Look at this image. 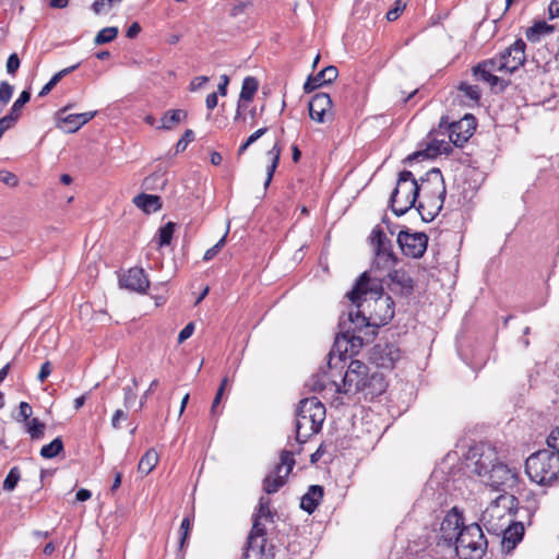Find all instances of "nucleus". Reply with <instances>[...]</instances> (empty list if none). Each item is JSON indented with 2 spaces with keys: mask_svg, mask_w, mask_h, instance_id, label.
I'll return each mask as SVG.
<instances>
[{
  "mask_svg": "<svg viewBox=\"0 0 559 559\" xmlns=\"http://www.w3.org/2000/svg\"><path fill=\"white\" fill-rule=\"evenodd\" d=\"M383 287L379 278H371L367 272L362 273L355 286L346 294L356 310H349L340 318V332L336 334L333 349L330 353L329 364L336 349L342 359L343 353L355 355L362 347L364 340L357 333L371 324H385L394 316L393 300L390 296L382 298Z\"/></svg>",
  "mask_w": 559,
  "mask_h": 559,
  "instance_id": "f257e3e1",
  "label": "nucleus"
},
{
  "mask_svg": "<svg viewBox=\"0 0 559 559\" xmlns=\"http://www.w3.org/2000/svg\"><path fill=\"white\" fill-rule=\"evenodd\" d=\"M518 504L513 495L498 496L485 510L484 520L493 530H502L501 547L506 552L512 551L522 540L524 526L521 522H512L511 512Z\"/></svg>",
  "mask_w": 559,
  "mask_h": 559,
  "instance_id": "f03ea898",
  "label": "nucleus"
},
{
  "mask_svg": "<svg viewBox=\"0 0 559 559\" xmlns=\"http://www.w3.org/2000/svg\"><path fill=\"white\" fill-rule=\"evenodd\" d=\"M338 393H356L369 390L370 394L382 393L385 389L383 376L378 372L369 374L367 365L359 360H352L342 379V384L333 382Z\"/></svg>",
  "mask_w": 559,
  "mask_h": 559,
  "instance_id": "7ed1b4c3",
  "label": "nucleus"
},
{
  "mask_svg": "<svg viewBox=\"0 0 559 559\" xmlns=\"http://www.w3.org/2000/svg\"><path fill=\"white\" fill-rule=\"evenodd\" d=\"M325 419V407L319 399L312 396L299 402L296 412V441L305 443L312 435L318 433Z\"/></svg>",
  "mask_w": 559,
  "mask_h": 559,
  "instance_id": "20e7f679",
  "label": "nucleus"
},
{
  "mask_svg": "<svg viewBox=\"0 0 559 559\" xmlns=\"http://www.w3.org/2000/svg\"><path fill=\"white\" fill-rule=\"evenodd\" d=\"M525 472L532 481L549 485L559 475V455L549 449L539 450L526 459Z\"/></svg>",
  "mask_w": 559,
  "mask_h": 559,
  "instance_id": "39448f33",
  "label": "nucleus"
},
{
  "mask_svg": "<svg viewBox=\"0 0 559 559\" xmlns=\"http://www.w3.org/2000/svg\"><path fill=\"white\" fill-rule=\"evenodd\" d=\"M459 559H481L486 554L488 540L477 523L463 526L455 544Z\"/></svg>",
  "mask_w": 559,
  "mask_h": 559,
  "instance_id": "423d86ee",
  "label": "nucleus"
},
{
  "mask_svg": "<svg viewBox=\"0 0 559 559\" xmlns=\"http://www.w3.org/2000/svg\"><path fill=\"white\" fill-rule=\"evenodd\" d=\"M419 190L415 177H399L390 199L391 209L396 216L404 215L415 205Z\"/></svg>",
  "mask_w": 559,
  "mask_h": 559,
  "instance_id": "0eeeda50",
  "label": "nucleus"
},
{
  "mask_svg": "<svg viewBox=\"0 0 559 559\" xmlns=\"http://www.w3.org/2000/svg\"><path fill=\"white\" fill-rule=\"evenodd\" d=\"M481 480L493 490L503 491V495H507L509 490H513L518 486L519 473L499 462L491 466L490 472Z\"/></svg>",
  "mask_w": 559,
  "mask_h": 559,
  "instance_id": "6e6552de",
  "label": "nucleus"
},
{
  "mask_svg": "<svg viewBox=\"0 0 559 559\" xmlns=\"http://www.w3.org/2000/svg\"><path fill=\"white\" fill-rule=\"evenodd\" d=\"M295 463L294 453L283 450L280 455V463L275 466L273 474L263 479V490L267 495L277 492L285 485L286 478L293 471Z\"/></svg>",
  "mask_w": 559,
  "mask_h": 559,
  "instance_id": "1a4fd4ad",
  "label": "nucleus"
},
{
  "mask_svg": "<svg viewBox=\"0 0 559 559\" xmlns=\"http://www.w3.org/2000/svg\"><path fill=\"white\" fill-rule=\"evenodd\" d=\"M441 129H447L449 139L455 146H463L473 135L476 129V119L473 115L466 114L459 121L449 122L448 117H442L439 123Z\"/></svg>",
  "mask_w": 559,
  "mask_h": 559,
  "instance_id": "9d476101",
  "label": "nucleus"
},
{
  "mask_svg": "<svg viewBox=\"0 0 559 559\" xmlns=\"http://www.w3.org/2000/svg\"><path fill=\"white\" fill-rule=\"evenodd\" d=\"M371 240L374 245V267L381 270H391L395 266L397 258L392 250V242L381 229H373Z\"/></svg>",
  "mask_w": 559,
  "mask_h": 559,
  "instance_id": "9b49d317",
  "label": "nucleus"
},
{
  "mask_svg": "<svg viewBox=\"0 0 559 559\" xmlns=\"http://www.w3.org/2000/svg\"><path fill=\"white\" fill-rule=\"evenodd\" d=\"M397 242L405 255L418 259L426 252L428 237L421 231L409 233L408 229H403L397 235Z\"/></svg>",
  "mask_w": 559,
  "mask_h": 559,
  "instance_id": "f8f14e48",
  "label": "nucleus"
},
{
  "mask_svg": "<svg viewBox=\"0 0 559 559\" xmlns=\"http://www.w3.org/2000/svg\"><path fill=\"white\" fill-rule=\"evenodd\" d=\"M401 358L402 352L394 343H378L370 354V360L384 369H392Z\"/></svg>",
  "mask_w": 559,
  "mask_h": 559,
  "instance_id": "ddd939ff",
  "label": "nucleus"
},
{
  "mask_svg": "<svg viewBox=\"0 0 559 559\" xmlns=\"http://www.w3.org/2000/svg\"><path fill=\"white\" fill-rule=\"evenodd\" d=\"M72 105L69 104L57 111L58 127L67 133H74L88 121H91L97 111H86L82 114L66 115Z\"/></svg>",
  "mask_w": 559,
  "mask_h": 559,
  "instance_id": "4468645a",
  "label": "nucleus"
},
{
  "mask_svg": "<svg viewBox=\"0 0 559 559\" xmlns=\"http://www.w3.org/2000/svg\"><path fill=\"white\" fill-rule=\"evenodd\" d=\"M465 526L463 524V516L453 508L447 513L440 524V540L447 546H453L459 537L460 530Z\"/></svg>",
  "mask_w": 559,
  "mask_h": 559,
  "instance_id": "2eb2a0df",
  "label": "nucleus"
},
{
  "mask_svg": "<svg viewBox=\"0 0 559 559\" xmlns=\"http://www.w3.org/2000/svg\"><path fill=\"white\" fill-rule=\"evenodd\" d=\"M332 106L333 102L329 94L317 93L309 102V116L318 123L331 121L333 119Z\"/></svg>",
  "mask_w": 559,
  "mask_h": 559,
  "instance_id": "dca6fc26",
  "label": "nucleus"
},
{
  "mask_svg": "<svg viewBox=\"0 0 559 559\" xmlns=\"http://www.w3.org/2000/svg\"><path fill=\"white\" fill-rule=\"evenodd\" d=\"M525 48V41L519 38L512 45H510L499 53L503 62L506 72L513 73L524 64L526 60Z\"/></svg>",
  "mask_w": 559,
  "mask_h": 559,
  "instance_id": "f3484780",
  "label": "nucleus"
},
{
  "mask_svg": "<svg viewBox=\"0 0 559 559\" xmlns=\"http://www.w3.org/2000/svg\"><path fill=\"white\" fill-rule=\"evenodd\" d=\"M253 524L250 531V534L247 539V548L245 552V557L249 558L251 552L255 556L261 555L263 558L265 543H266V530L263 523L264 520L252 519Z\"/></svg>",
  "mask_w": 559,
  "mask_h": 559,
  "instance_id": "a211bd4d",
  "label": "nucleus"
},
{
  "mask_svg": "<svg viewBox=\"0 0 559 559\" xmlns=\"http://www.w3.org/2000/svg\"><path fill=\"white\" fill-rule=\"evenodd\" d=\"M451 151L450 143L447 141H438L432 140L430 143L426 144V147L423 150H418L413 154L408 155L404 163L412 166L414 162H430L436 158L440 154H448Z\"/></svg>",
  "mask_w": 559,
  "mask_h": 559,
  "instance_id": "6ab92c4d",
  "label": "nucleus"
},
{
  "mask_svg": "<svg viewBox=\"0 0 559 559\" xmlns=\"http://www.w3.org/2000/svg\"><path fill=\"white\" fill-rule=\"evenodd\" d=\"M474 462L473 472L480 476L483 479L490 472L492 465L498 462L497 453L490 445H483L473 453V457H476Z\"/></svg>",
  "mask_w": 559,
  "mask_h": 559,
  "instance_id": "aec40b11",
  "label": "nucleus"
},
{
  "mask_svg": "<svg viewBox=\"0 0 559 559\" xmlns=\"http://www.w3.org/2000/svg\"><path fill=\"white\" fill-rule=\"evenodd\" d=\"M120 285L127 289L145 293L150 286V281L141 267H131L121 278Z\"/></svg>",
  "mask_w": 559,
  "mask_h": 559,
  "instance_id": "412c9836",
  "label": "nucleus"
},
{
  "mask_svg": "<svg viewBox=\"0 0 559 559\" xmlns=\"http://www.w3.org/2000/svg\"><path fill=\"white\" fill-rule=\"evenodd\" d=\"M338 76V70L334 66H328L316 75L308 76L304 84L305 93L309 94L317 88L333 83Z\"/></svg>",
  "mask_w": 559,
  "mask_h": 559,
  "instance_id": "4be33fe9",
  "label": "nucleus"
},
{
  "mask_svg": "<svg viewBox=\"0 0 559 559\" xmlns=\"http://www.w3.org/2000/svg\"><path fill=\"white\" fill-rule=\"evenodd\" d=\"M472 73L476 80L488 83L492 90L496 88L498 92H503L510 84V81L495 75L492 70L487 69V67L484 68L480 62L472 68Z\"/></svg>",
  "mask_w": 559,
  "mask_h": 559,
  "instance_id": "5701e85b",
  "label": "nucleus"
},
{
  "mask_svg": "<svg viewBox=\"0 0 559 559\" xmlns=\"http://www.w3.org/2000/svg\"><path fill=\"white\" fill-rule=\"evenodd\" d=\"M323 498V487L311 485L308 491L301 497L300 508L311 514Z\"/></svg>",
  "mask_w": 559,
  "mask_h": 559,
  "instance_id": "b1692460",
  "label": "nucleus"
},
{
  "mask_svg": "<svg viewBox=\"0 0 559 559\" xmlns=\"http://www.w3.org/2000/svg\"><path fill=\"white\" fill-rule=\"evenodd\" d=\"M133 203L146 214L157 212L162 209L160 198L153 194H138L133 198Z\"/></svg>",
  "mask_w": 559,
  "mask_h": 559,
  "instance_id": "393cba45",
  "label": "nucleus"
},
{
  "mask_svg": "<svg viewBox=\"0 0 559 559\" xmlns=\"http://www.w3.org/2000/svg\"><path fill=\"white\" fill-rule=\"evenodd\" d=\"M554 31V25H550L545 21H538L526 29L525 36L530 41L536 43L539 41L543 36L551 34Z\"/></svg>",
  "mask_w": 559,
  "mask_h": 559,
  "instance_id": "a878e982",
  "label": "nucleus"
},
{
  "mask_svg": "<svg viewBox=\"0 0 559 559\" xmlns=\"http://www.w3.org/2000/svg\"><path fill=\"white\" fill-rule=\"evenodd\" d=\"M188 112L182 109H170L167 110L162 118V126L159 129L171 130L175 126L186 120Z\"/></svg>",
  "mask_w": 559,
  "mask_h": 559,
  "instance_id": "bb28decb",
  "label": "nucleus"
},
{
  "mask_svg": "<svg viewBox=\"0 0 559 559\" xmlns=\"http://www.w3.org/2000/svg\"><path fill=\"white\" fill-rule=\"evenodd\" d=\"M159 460L158 453L154 449H148L140 459L138 471L143 475H148L157 465Z\"/></svg>",
  "mask_w": 559,
  "mask_h": 559,
  "instance_id": "cd10ccee",
  "label": "nucleus"
},
{
  "mask_svg": "<svg viewBox=\"0 0 559 559\" xmlns=\"http://www.w3.org/2000/svg\"><path fill=\"white\" fill-rule=\"evenodd\" d=\"M259 87V82L253 76H247L242 81V86L239 95V102H250L254 97Z\"/></svg>",
  "mask_w": 559,
  "mask_h": 559,
  "instance_id": "c85d7f7f",
  "label": "nucleus"
},
{
  "mask_svg": "<svg viewBox=\"0 0 559 559\" xmlns=\"http://www.w3.org/2000/svg\"><path fill=\"white\" fill-rule=\"evenodd\" d=\"M389 277L392 283L399 285L402 289L412 290L413 280L404 270H389Z\"/></svg>",
  "mask_w": 559,
  "mask_h": 559,
  "instance_id": "c756f323",
  "label": "nucleus"
},
{
  "mask_svg": "<svg viewBox=\"0 0 559 559\" xmlns=\"http://www.w3.org/2000/svg\"><path fill=\"white\" fill-rule=\"evenodd\" d=\"M252 519L264 520L265 522H273L274 513L271 511V500L266 497L259 499L257 511L253 513Z\"/></svg>",
  "mask_w": 559,
  "mask_h": 559,
  "instance_id": "7c9ffc66",
  "label": "nucleus"
},
{
  "mask_svg": "<svg viewBox=\"0 0 559 559\" xmlns=\"http://www.w3.org/2000/svg\"><path fill=\"white\" fill-rule=\"evenodd\" d=\"M26 432L31 436L33 440L41 439L45 435V424L41 423L38 418H32L24 423Z\"/></svg>",
  "mask_w": 559,
  "mask_h": 559,
  "instance_id": "2f4dec72",
  "label": "nucleus"
},
{
  "mask_svg": "<svg viewBox=\"0 0 559 559\" xmlns=\"http://www.w3.org/2000/svg\"><path fill=\"white\" fill-rule=\"evenodd\" d=\"M63 450V442L60 437L53 439L50 443L40 449V455L45 459H52Z\"/></svg>",
  "mask_w": 559,
  "mask_h": 559,
  "instance_id": "473e14b6",
  "label": "nucleus"
},
{
  "mask_svg": "<svg viewBox=\"0 0 559 559\" xmlns=\"http://www.w3.org/2000/svg\"><path fill=\"white\" fill-rule=\"evenodd\" d=\"M31 99V92L29 90H24L19 98L13 103L11 106L9 114L12 115L15 119H20L22 115V109L26 103H28Z\"/></svg>",
  "mask_w": 559,
  "mask_h": 559,
  "instance_id": "72a5a7b5",
  "label": "nucleus"
},
{
  "mask_svg": "<svg viewBox=\"0 0 559 559\" xmlns=\"http://www.w3.org/2000/svg\"><path fill=\"white\" fill-rule=\"evenodd\" d=\"M176 224L168 222L158 229V247L169 246L175 233Z\"/></svg>",
  "mask_w": 559,
  "mask_h": 559,
  "instance_id": "f704fd0d",
  "label": "nucleus"
},
{
  "mask_svg": "<svg viewBox=\"0 0 559 559\" xmlns=\"http://www.w3.org/2000/svg\"><path fill=\"white\" fill-rule=\"evenodd\" d=\"M118 32V27L116 26H109L100 29L94 38L95 45H104L112 41L117 37Z\"/></svg>",
  "mask_w": 559,
  "mask_h": 559,
  "instance_id": "c9c22d12",
  "label": "nucleus"
},
{
  "mask_svg": "<svg viewBox=\"0 0 559 559\" xmlns=\"http://www.w3.org/2000/svg\"><path fill=\"white\" fill-rule=\"evenodd\" d=\"M21 478V473L17 466L12 467L4 481H3V489L7 491H12L16 487L19 480Z\"/></svg>",
  "mask_w": 559,
  "mask_h": 559,
  "instance_id": "e433bc0d",
  "label": "nucleus"
},
{
  "mask_svg": "<svg viewBox=\"0 0 559 559\" xmlns=\"http://www.w3.org/2000/svg\"><path fill=\"white\" fill-rule=\"evenodd\" d=\"M459 90L464 94L465 97L477 103L480 98V90L477 85H472L466 82H462L459 85Z\"/></svg>",
  "mask_w": 559,
  "mask_h": 559,
  "instance_id": "4c0bfd02",
  "label": "nucleus"
},
{
  "mask_svg": "<svg viewBox=\"0 0 559 559\" xmlns=\"http://www.w3.org/2000/svg\"><path fill=\"white\" fill-rule=\"evenodd\" d=\"M480 63H483L484 68L487 67V69L492 70V72H506L503 62L499 55H497L492 58L483 60Z\"/></svg>",
  "mask_w": 559,
  "mask_h": 559,
  "instance_id": "58836bf2",
  "label": "nucleus"
},
{
  "mask_svg": "<svg viewBox=\"0 0 559 559\" xmlns=\"http://www.w3.org/2000/svg\"><path fill=\"white\" fill-rule=\"evenodd\" d=\"M269 155L271 157V164L267 166L265 175H274L276 167L278 165V162H280V156H281V148L277 146V144H275L269 151Z\"/></svg>",
  "mask_w": 559,
  "mask_h": 559,
  "instance_id": "ea45409f",
  "label": "nucleus"
},
{
  "mask_svg": "<svg viewBox=\"0 0 559 559\" xmlns=\"http://www.w3.org/2000/svg\"><path fill=\"white\" fill-rule=\"evenodd\" d=\"M228 229L226 230L225 235L210 249H207L203 255L204 261L212 260L225 246L226 237H227Z\"/></svg>",
  "mask_w": 559,
  "mask_h": 559,
  "instance_id": "a19ab883",
  "label": "nucleus"
},
{
  "mask_svg": "<svg viewBox=\"0 0 559 559\" xmlns=\"http://www.w3.org/2000/svg\"><path fill=\"white\" fill-rule=\"evenodd\" d=\"M138 386V380L136 378H133L132 379V386H127L123 389L124 391V406L126 407H129L131 406L135 400H136V393H135V389Z\"/></svg>",
  "mask_w": 559,
  "mask_h": 559,
  "instance_id": "79ce46f5",
  "label": "nucleus"
},
{
  "mask_svg": "<svg viewBox=\"0 0 559 559\" xmlns=\"http://www.w3.org/2000/svg\"><path fill=\"white\" fill-rule=\"evenodd\" d=\"M12 95L13 86L7 81H2L0 83V103L7 105L11 100Z\"/></svg>",
  "mask_w": 559,
  "mask_h": 559,
  "instance_id": "37998d69",
  "label": "nucleus"
},
{
  "mask_svg": "<svg viewBox=\"0 0 559 559\" xmlns=\"http://www.w3.org/2000/svg\"><path fill=\"white\" fill-rule=\"evenodd\" d=\"M405 8L406 3L404 1L395 0L394 7L386 12V20L390 22L397 20Z\"/></svg>",
  "mask_w": 559,
  "mask_h": 559,
  "instance_id": "c03bdc74",
  "label": "nucleus"
},
{
  "mask_svg": "<svg viewBox=\"0 0 559 559\" xmlns=\"http://www.w3.org/2000/svg\"><path fill=\"white\" fill-rule=\"evenodd\" d=\"M194 140V132L190 129H187L182 136L176 144V152H183L188 144Z\"/></svg>",
  "mask_w": 559,
  "mask_h": 559,
  "instance_id": "a18cd8bd",
  "label": "nucleus"
},
{
  "mask_svg": "<svg viewBox=\"0 0 559 559\" xmlns=\"http://www.w3.org/2000/svg\"><path fill=\"white\" fill-rule=\"evenodd\" d=\"M547 445L554 454L559 455V427L551 430L547 438Z\"/></svg>",
  "mask_w": 559,
  "mask_h": 559,
  "instance_id": "49530a36",
  "label": "nucleus"
},
{
  "mask_svg": "<svg viewBox=\"0 0 559 559\" xmlns=\"http://www.w3.org/2000/svg\"><path fill=\"white\" fill-rule=\"evenodd\" d=\"M19 416L16 417V420L26 423L27 420L32 419L31 416L33 414L32 407L27 402H21L19 406Z\"/></svg>",
  "mask_w": 559,
  "mask_h": 559,
  "instance_id": "de8ad7c7",
  "label": "nucleus"
},
{
  "mask_svg": "<svg viewBox=\"0 0 559 559\" xmlns=\"http://www.w3.org/2000/svg\"><path fill=\"white\" fill-rule=\"evenodd\" d=\"M441 209V205L437 206L433 211H426L425 212V206L424 204L420 202L418 207H417V211L421 217V219L426 223L428 222H431L435 219V217L437 216L438 212L440 211Z\"/></svg>",
  "mask_w": 559,
  "mask_h": 559,
  "instance_id": "09e8293b",
  "label": "nucleus"
},
{
  "mask_svg": "<svg viewBox=\"0 0 559 559\" xmlns=\"http://www.w3.org/2000/svg\"><path fill=\"white\" fill-rule=\"evenodd\" d=\"M20 64L21 61L17 53H11L7 60V72L11 75H14L19 70Z\"/></svg>",
  "mask_w": 559,
  "mask_h": 559,
  "instance_id": "8fccbe9b",
  "label": "nucleus"
},
{
  "mask_svg": "<svg viewBox=\"0 0 559 559\" xmlns=\"http://www.w3.org/2000/svg\"><path fill=\"white\" fill-rule=\"evenodd\" d=\"M17 121V119L8 112L5 116L0 118V130L4 133L5 131L12 129Z\"/></svg>",
  "mask_w": 559,
  "mask_h": 559,
  "instance_id": "3c124183",
  "label": "nucleus"
},
{
  "mask_svg": "<svg viewBox=\"0 0 559 559\" xmlns=\"http://www.w3.org/2000/svg\"><path fill=\"white\" fill-rule=\"evenodd\" d=\"M191 528V523H190V520L189 518H185L181 522V525H180V533H181V537H180V547L183 546L187 537H188V534H189V531Z\"/></svg>",
  "mask_w": 559,
  "mask_h": 559,
  "instance_id": "603ef678",
  "label": "nucleus"
},
{
  "mask_svg": "<svg viewBox=\"0 0 559 559\" xmlns=\"http://www.w3.org/2000/svg\"><path fill=\"white\" fill-rule=\"evenodd\" d=\"M194 331V324L192 322L188 323L178 335V343H183L186 340H188Z\"/></svg>",
  "mask_w": 559,
  "mask_h": 559,
  "instance_id": "864d4df0",
  "label": "nucleus"
},
{
  "mask_svg": "<svg viewBox=\"0 0 559 559\" xmlns=\"http://www.w3.org/2000/svg\"><path fill=\"white\" fill-rule=\"evenodd\" d=\"M51 373V364L49 361H45L39 370L38 380L44 382Z\"/></svg>",
  "mask_w": 559,
  "mask_h": 559,
  "instance_id": "5fc2aeb1",
  "label": "nucleus"
},
{
  "mask_svg": "<svg viewBox=\"0 0 559 559\" xmlns=\"http://www.w3.org/2000/svg\"><path fill=\"white\" fill-rule=\"evenodd\" d=\"M126 419H127V414L121 409H117L114 413L112 418H111L112 428L118 429L120 420H126Z\"/></svg>",
  "mask_w": 559,
  "mask_h": 559,
  "instance_id": "6e6d98bb",
  "label": "nucleus"
},
{
  "mask_svg": "<svg viewBox=\"0 0 559 559\" xmlns=\"http://www.w3.org/2000/svg\"><path fill=\"white\" fill-rule=\"evenodd\" d=\"M222 397H223V389H218L215 394V397L213 400L212 406H211V415L212 416H216L219 414V412H217V406L219 405Z\"/></svg>",
  "mask_w": 559,
  "mask_h": 559,
  "instance_id": "4d7b16f0",
  "label": "nucleus"
},
{
  "mask_svg": "<svg viewBox=\"0 0 559 559\" xmlns=\"http://www.w3.org/2000/svg\"><path fill=\"white\" fill-rule=\"evenodd\" d=\"M141 32V26L138 22H133L127 29L126 36L128 38H135Z\"/></svg>",
  "mask_w": 559,
  "mask_h": 559,
  "instance_id": "13d9d810",
  "label": "nucleus"
},
{
  "mask_svg": "<svg viewBox=\"0 0 559 559\" xmlns=\"http://www.w3.org/2000/svg\"><path fill=\"white\" fill-rule=\"evenodd\" d=\"M549 19L552 20L559 16V0H552L548 8Z\"/></svg>",
  "mask_w": 559,
  "mask_h": 559,
  "instance_id": "bf43d9fd",
  "label": "nucleus"
},
{
  "mask_svg": "<svg viewBox=\"0 0 559 559\" xmlns=\"http://www.w3.org/2000/svg\"><path fill=\"white\" fill-rule=\"evenodd\" d=\"M209 81L207 76H197L190 83V90L195 91Z\"/></svg>",
  "mask_w": 559,
  "mask_h": 559,
  "instance_id": "052dcab7",
  "label": "nucleus"
},
{
  "mask_svg": "<svg viewBox=\"0 0 559 559\" xmlns=\"http://www.w3.org/2000/svg\"><path fill=\"white\" fill-rule=\"evenodd\" d=\"M267 131V128H261L253 132L248 139H247V145L253 144L257 140H259L265 132Z\"/></svg>",
  "mask_w": 559,
  "mask_h": 559,
  "instance_id": "680f3d73",
  "label": "nucleus"
},
{
  "mask_svg": "<svg viewBox=\"0 0 559 559\" xmlns=\"http://www.w3.org/2000/svg\"><path fill=\"white\" fill-rule=\"evenodd\" d=\"M217 102H218V97H217V93H211L206 96V108L209 110H212L214 109L216 106H217Z\"/></svg>",
  "mask_w": 559,
  "mask_h": 559,
  "instance_id": "e2e57ef3",
  "label": "nucleus"
},
{
  "mask_svg": "<svg viewBox=\"0 0 559 559\" xmlns=\"http://www.w3.org/2000/svg\"><path fill=\"white\" fill-rule=\"evenodd\" d=\"M228 83H229V78L226 75V74H223L221 76V82L218 84V93L222 95V96H225L227 94V86H228Z\"/></svg>",
  "mask_w": 559,
  "mask_h": 559,
  "instance_id": "0e129e2a",
  "label": "nucleus"
},
{
  "mask_svg": "<svg viewBox=\"0 0 559 559\" xmlns=\"http://www.w3.org/2000/svg\"><path fill=\"white\" fill-rule=\"evenodd\" d=\"M105 7H106L105 0H95L92 3L91 8L95 14H100L105 10Z\"/></svg>",
  "mask_w": 559,
  "mask_h": 559,
  "instance_id": "69168bd1",
  "label": "nucleus"
},
{
  "mask_svg": "<svg viewBox=\"0 0 559 559\" xmlns=\"http://www.w3.org/2000/svg\"><path fill=\"white\" fill-rule=\"evenodd\" d=\"M91 496H92V493L90 490L82 488L76 492V500L78 501H86L91 498Z\"/></svg>",
  "mask_w": 559,
  "mask_h": 559,
  "instance_id": "338daca9",
  "label": "nucleus"
},
{
  "mask_svg": "<svg viewBox=\"0 0 559 559\" xmlns=\"http://www.w3.org/2000/svg\"><path fill=\"white\" fill-rule=\"evenodd\" d=\"M246 7H247V4H246V3L240 2V3H238V4H236V5H234V7H233V9H231V13H230V14H231L233 16H237V15H239V14H241V13H243V12H245Z\"/></svg>",
  "mask_w": 559,
  "mask_h": 559,
  "instance_id": "774afa93",
  "label": "nucleus"
}]
</instances>
